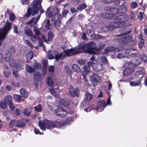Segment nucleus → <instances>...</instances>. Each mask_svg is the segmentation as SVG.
I'll list each match as a JSON object with an SVG mask.
<instances>
[{"label": "nucleus", "mask_w": 147, "mask_h": 147, "mask_svg": "<svg viewBox=\"0 0 147 147\" xmlns=\"http://www.w3.org/2000/svg\"><path fill=\"white\" fill-rule=\"evenodd\" d=\"M24 63H22L21 61H20L19 60H18V62L16 63L15 65V66L16 67L17 69L22 70L24 69L23 66H24Z\"/></svg>", "instance_id": "aec40b11"}, {"label": "nucleus", "mask_w": 147, "mask_h": 147, "mask_svg": "<svg viewBox=\"0 0 147 147\" xmlns=\"http://www.w3.org/2000/svg\"><path fill=\"white\" fill-rule=\"evenodd\" d=\"M54 113L56 115L61 118L66 117L67 114V112L65 109L61 108H58L55 110Z\"/></svg>", "instance_id": "6e6552de"}, {"label": "nucleus", "mask_w": 147, "mask_h": 147, "mask_svg": "<svg viewBox=\"0 0 147 147\" xmlns=\"http://www.w3.org/2000/svg\"><path fill=\"white\" fill-rule=\"evenodd\" d=\"M35 20V18L34 17L32 18L31 19L26 23V24L27 25H29L31 24L34 22Z\"/></svg>", "instance_id": "e2e57ef3"}, {"label": "nucleus", "mask_w": 147, "mask_h": 147, "mask_svg": "<svg viewBox=\"0 0 147 147\" xmlns=\"http://www.w3.org/2000/svg\"><path fill=\"white\" fill-rule=\"evenodd\" d=\"M105 101L104 100H100L98 102L96 107V109L100 111H103L104 108L106 106Z\"/></svg>", "instance_id": "f8f14e48"}, {"label": "nucleus", "mask_w": 147, "mask_h": 147, "mask_svg": "<svg viewBox=\"0 0 147 147\" xmlns=\"http://www.w3.org/2000/svg\"><path fill=\"white\" fill-rule=\"evenodd\" d=\"M141 81L140 79L137 81H132L130 82V85L132 86H138L140 84Z\"/></svg>", "instance_id": "c9c22d12"}, {"label": "nucleus", "mask_w": 147, "mask_h": 147, "mask_svg": "<svg viewBox=\"0 0 147 147\" xmlns=\"http://www.w3.org/2000/svg\"><path fill=\"white\" fill-rule=\"evenodd\" d=\"M71 120V119L70 118H67L65 121H63L62 119H56L54 121L55 127H56L58 128H61L64 126L67 123H69Z\"/></svg>", "instance_id": "423d86ee"}, {"label": "nucleus", "mask_w": 147, "mask_h": 147, "mask_svg": "<svg viewBox=\"0 0 147 147\" xmlns=\"http://www.w3.org/2000/svg\"><path fill=\"white\" fill-rule=\"evenodd\" d=\"M41 1L40 0H36L34 1L32 3V8L29 7L27 9L26 13L24 16L28 18L31 15L34 16L37 14L38 12V6L41 5Z\"/></svg>", "instance_id": "f03ea898"}, {"label": "nucleus", "mask_w": 147, "mask_h": 147, "mask_svg": "<svg viewBox=\"0 0 147 147\" xmlns=\"http://www.w3.org/2000/svg\"><path fill=\"white\" fill-rule=\"evenodd\" d=\"M63 52L67 56L76 55L78 53V51L72 48L69 49H65L63 50Z\"/></svg>", "instance_id": "9b49d317"}, {"label": "nucleus", "mask_w": 147, "mask_h": 147, "mask_svg": "<svg viewBox=\"0 0 147 147\" xmlns=\"http://www.w3.org/2000/svg\"><path fill=\"white\" fill-rule=\"evenodd\" d=\"M138 19L140 20H142L143 19V13L142 12H139L138 15Z\"/></svg>", "instance_id": "6e6d98bb"}, {"label": "nucleus", "mask_w": 147, "mask_h": 147, "mask_svg": "<svg viewBox=\"0 0 147 147\" xmlns=\"http://www.w3.org/2000/svg\"><path fill=\"white\" fill-rule=\"evenodd\" d=\"M25 42L26 44L30 47L31 49H32L33 48V46L29 40H25Z\"/></svg>", "instance_id": "5fc2aeb1"}, {"label": "nucleus", "mask_w": 147, "mask_h": 147, "mask_svg": "<svg viewBox=\"0 0 147 147\" xmlns=\"http://www.w3.org/2000/svg\"><path fill=\"white\" fill-rule=\"evenodd\" d=\"M11 53H8L5 55V59L6 62L9 61L11 57Z\"/></svg>", "instance_id": "49530a36"}, {"label": "nucleus", "mask_w": 147, "mask_h": 147, "mask_svg": "<svg viewBox=\"0 0 147 147\" xmlns=\"http://www.w3.org/2000/svg\"><path fill=\"white\" fill-rule=\"evenodd\" d=\"M87 7L85 3H83L78 5L77 7V10L81 11L85 9Z\"/></svg>", "instance_id": "f704fd0d"}, {"label": "nucleus", "mask_w": 147, "mask_h": 147, "mask_svg": "<svg viewBox=\"0 0 147 147\" xmlns=\"http://www.w3.org/2000/svg\"><path fill=\"white\" fill-rule=\"evenodd\" d=\"M93 69L95 71L99 72L103 69V65L100 63H97L93 67Z\"/></svg>", "instance_id": "dca6fc26"}, {"label": "nucleus", "mask_w": 147, "mask_h": 147, "mask_svg": "<svg viewBox=\"0 0 147 147\" xmlns=\"http://www.w3.org/2000/svg\"><path fill=\"white\" fill-rule=\"evenodd\" d=\"M69 94L72 97H74L76 95L78 96L77 93L79 90L77 88H76L74 89L72 86H70L69 88Z\"/></svg>", "instance_id": "4468645a"}, {"label": "nucleus", "mask_w": 147, "mask_h": 147, "mask_svg": "<svg viewBox=\"0 0 147 147\" xmlns=\"http://www.w3.org/2000/svg\"><path fill=\"white\" fill-rule=\"evenodd\" d=\"M93 96L91 94L88 92H86L85 94L84 101L85 102H88L92 100Z\"/></svg>", "instance_id": "2eb2a0df"}, {"label": "nucleus", "mask_w": 147, "mask_h": 147, "mask_svg": "<svg viewBox=\"0 0 147 147\" xmlns=\"http://www.w3.org/2000/svg\"><path fill=\"white\" fill-rule=\"evenodd\" d=\"M11 23L9 22L5 24L3 27V30L1 29L0 30V33H2L3 35H5V37L8 31L11 29Z\"/></svg>", "instance_id": "9d476101"}, {"label": "nucleus", "mask_w": 147, "mask_h": 147, "mask_svg": "<svg viewBox=\"0 0 147 147\" xmlns=\"http://www.w3.org/2000/svg\"><path fill=\"white\" fill-rule=\"evenodd\" d=\"M33 30L36 36H39L40 34V32L37 27L34 28Z\"/></svg>", "instance_id": "09e8293b"}, {"label": "nucleus", "mask_w": 147, "mask_h": 147, "mask_svg": "<svg viewBox=\"0 0 147 147\" xmlns=\"http://www.w3.org/2000/svg\"><path fill=\"white\" fill-rule=\"evenodd\" d=\"M30 36V39L32 41L34 42L36 41L38 38L35 36L33 35V34H32Z\"/></svg>", "instance_id": "bf43d9fd"}, {"label": "nucleus", "mask_w": 147, "mask_h": 147, "mask_svg": "<svg viewBox=\"0 0 147 147\" xmlns=\"http://www.w3.org/2000/svg\"><path fill=\"white\" fill-rule=\"evenodd\" d=\"M33 57V53L32 51L29 52L26 55V58L27 59V62L29 63L30 60Z\"/></svg>", "instance_id": "5701e85b"}, {"label": "nucleus", "mask_w": 147, "mask_h": 147, "mask_svg": "<svg viewBox=\"0 0 147 147\" xmlns=\"http://www.w3.org/2000/svg\"><path fill=\"white\" fill-rule=\"evenodd\" d=\"M95 65V63L89 61L87 63V67L90 68V66H92L93 68V67H94V65Z\"/></svg>", "instance_id": "052dcab7"}, {"label": "nucleus", "mask_w": 147, "mask_h": 147, "mask_svg": "<svg viewBox=\"0 0 147 147\" xmlns=\"http://www.w3.org/2000/svg\"><path fill=\"white\" fill-rule=\"evenodd\" d=\"M72 69L74 71L76 72H80L81 71V69L79 66L76 64L73 65Z\"/></svg>", "instance_id": "473e14b6"}, {"label": "nucleus", "mask_w": 147, "mask_h": 147, "mask_svg": "<svg viewBox=\"0 0 147 147\" xmlns=\"http://www.w3.org/2000/svg\"><path fill=\"white\" fill-rule=\"evenodd\" d=\"M123 66L125 68L123 71V74L124 76H129L134 73L135 71L136 66L132 62L125 63Z\"/></svg>", "instance_id": "7ed1b4c3"}, {"label": "nucleus", "mask_w": 147, "mask_h": 147, "mask_svg": "<svg viewBox=\"0 0 147 147\" xmlns=\"http://www.w3.org/2000/svg\"><path fill=\"white\" fill-rule=\"evenodd\" d=\"M35 110L37 112H40L42 110V107L40 104H38V105L34 107Z\"/></svg>", "instance_id": "de8ad7c7"}, {"label": "nucleus", "mask_w": 147, "mask_h": 147, "mask_svg": "<svg viewBox=\"0 0 147 147\" xmlns=\"http://www.w3.org/2000/svg\"><path fill=\"white\" fill-rule=\"evenodd\" d=\"M137 3L135 1L131 2L130 4V7L132 9L135 8L137 7Z\"/></svg>", "instance_id": "8fccbe9b"}, {"label": "nucleus", "mask_w": 147, "mask_h": 147, "mask_svg": "<svg viewBox=\"0 0 147 147\" xmlns=\"http://www.w3.org/2000/svg\"><path fill=\"white\" fill-rule=\"evenodd\" d=\"M47 82L49 87H52L53 85V82L50 77L49 76L47 79Z\"/></svg>", "instance_id": "c03bdc74"}, {"label": "nucleus", "mask_w": 147, "mask_h": 147, "mask_svg": "<svg viewBox=\"0 0 147 147\" xmlns=\"http://www.w3.org/2000/svg\"><path fill=\"white\" fill-rule=\"evenodd\" d=\"M61 103L65 106H68L69 105V101L65 99H62L61 101Z\"/></svg>", "instance_id": "a18cd8bd"}, {"label": "nucleus", "mask_w": 147, "mask_h": 147, "mask_svg": "<svg viewBox=\"0 0 147 147\" xmlns=\"http://www.w3.org/2000/svg\"><path fill=\"white\" fill-rule=\"evenodd\" d=\"M13 98L15 101L20 102L21 101L22 97L20 95L14 94L13 95Z\"/></svg>", "instance_id": "a878e982"}, {"label": "nucleus", "mask_w": 147, "mask_h": 147, "mask_svg": "<svg viewBox=\"0 0 147 147\" xmlns=\"http://www.w3.org/2000/svg\"><path fill=\"white\" fill-rule=\"evenodd\" d=\"M20 93L22 96L24 98H27L28 96L27 91L24 89H21L20 91Z\"/></svg>", "instance_id": "c756f323"}, {"label": "nucleus", "mask_w": 147, "mask_h": 147, "mask_svg": "<svg viewBox=\"0 0 147 147\" xmlns=\"http://www.w3.org/2000/svg\"><path fill=\"white\" fill-rule=\"evenodd\" d=\"M11 72L9 70H4L3 74L6 78H9L11 75Z\"/></svg>", "instance_id": "ea45409f"}, {"label": "nucleus", "mask_w": 147, "mask_h": 147, "mask_svg": "<svg viewBox=\"0 0 147 147\" xmlns=\"http://www.w3.org/2000/svg\"><path fill=\"white\" fill-rule=\"evenodd\" d=\"M117 42H119L120 45H125L130 42H133V45H134L136 43L135 40H133L132 36H129L125 37H121L116 39Z\"/></svg>", "instance_id": "20e7f679"}, {"label": "nucleus", "mask_w": 147, "mask_h": 147, "mask_svg": "<svg viewBox=\"0 0 147 147\" xmlns=\"http://www.w3.org/2000/svg\"><path fill=\"white\" fill-rule=\"evenodd\" d=\"M47 128V129H53L55 127L54 122L46 120Z\"/></svg>", "instance_id": "a211bd4d"}, {"label": "nucleus", "mask_w": 147, "mask_h": 147, "mask_svg": "<svg viewBox=\"0 0 147 147\" xmlns=\"http://www.w3.org/2000/svg\"><path fill=\"white\" fill-rule=\"evenodd\" d=\"M119 32L121 33L116 35V36L117 37H119L129 34L131 32V31L130 29H129V31L127 30L125 28L123 27L119 29Z\"/></svg>", "instance_id": "ddd939ff"}, {"label": "nucleus", "mask_w": 147, "mask_h": 147, "mask_svg": "<svg viewBox=\"0 0 147 147\" xmlns=\"http://www.w3.org/2000/svg\"><path fill=\"white\" fill-rule=\"evenodd\" d=\"M34 78L35 81L38 82L40 79L41 74L39 72H36L34 74Z\"/></svg>", "instance_id": "393cba45"}, {"label": "nucleus", "mask_w": 147, "mask_h": 147, "mask_svg": "<svg viewBox=\"0 0 147 147\" xmlns=\"http://www.w3.org/2000/svg\"><path fill=\"white\" fill-rule=\"evenodd\" d=\"M100 16L104 18L109 19L113 18V14L110 13H103L100 14Z\"/></svg>", "instance_id": "f3484780"}, {"label": "nucleus", "mask_w": 147, "mask_h": 147, "mask_svg": "<svg viewBox=\"0 0 147 147\" xmlns=\"http://www.w3.org/2000/svg\"><path fill=\"white\" fill-rule=\"evenodd\" d=\"M9 107L11 110L13 111L15 109V106L12 103V101L9 103H8Z\"/></svg>", "instance_id": "13d9d810"}, {"label": "nucleus", "mask_w": 147, "mask_h": 147, "mask_svg": "<svg viewBox=\"0 0 147 147\" xmlns=\"http://www.w3.org/2000/svg\"><path fill=\"white\" fill-rule=\"evenodd\" d=\"M89 68L86 65H84L83 67V71L82 73V75H87L90 72Z\"/></svg>", "instance_id": "7c9ffc66"}, {"label": "nucleus", "mask_w": 147, "mask_h": 147, "mask_svg": "<svg viewBox=\"0 0 147 147\" xmlns=\"http://www.w3.org/2000/svg\"><path fill=\"white\" fill-rule=\"evenodd\" d=\"M49 90L51 92V94L54 96H57V94L56 93V92L53 88H50L49 89Z\"/></svg>", "instance_id": "680f3d73"}, {"label": "nucleus", "mask_w": 147, "mask_h": 147, "mask_svg": "<svg viewBox=\"0 0 147 147\" xmlns=\"http://www.w3.org/2000/svg\"><path fill=\"white\" fill-rule=\"evenodd\" d=\"M143 72L142 71L140 70L137 71L135 74L136 76L140 79L142 78L144 76Z\"/></svg>", "instance_id": "2f4dec72"}, {"label": "nucleus", "mask_w": 147, "mask_h": 147, "mask_svg": "<svg viewBox=\"0 0 147 147\" xmlns=\"http://www.w3.org/2000/svg\"><path fill=\"white\" fill-rule=\"evenodd\" d=\"M25 69L27 72L30 73H32L35 71V69L33 68L27 64L25 65Z\"/></svg>", "instance_id": "bb28decb"}, {"label": "nucleus", "mask_w": 147, "mask_h": 147, "mask_svg": "<svg viewBox=\"0 0 147 147\" xmlns=\"http://www.w3.org/2000/svg\"><path fill=\"white\" fill-rule=\"evenodd\" d=\"M31 112V108L29 109L26 108L23 110V113L25 116L28 117L30 115Z\"/></svg>", "instance_id": "c85d7f7f"}, {"label": "nucleus", "mask_w": 147, "mask_h": 147, "mask_svg": "<svg viewBox=\"0 0 147 147\" xmlns=\"http://www.w3.org/2000/svg\"><path fill=\"white\" fill-rule=\"evenodd\" d=\"M105 46V45L102 44H99L98 45V48L97 49H96V50H100L104 48Z\"/></svg>", "instance_id": "774afa93"}, {"label": "nucleus", "mask_w": 147, "mask_h": 147, "mask_svg": "<svg viewBox=\"0 0 147 147\" xmlns=\"http://www.w3.org/2000/svg\"><path fill=\"white\" fill-rule=\"evenodd\" d=\"M125 0H115L114 3L115 5L118 6H122L125 3Z\"/></svg>", "instance_id": "cd10ccee"}, {"label": "nucleus", "mask_w": 147, "mask_h": 147, "mask_svg": "<svg viewBox=\"0 0 147 147\" xmlns=\"http://www.w3.org/2000/svg\"><path fill=\"white\" fill-rule=\"evenodd\" d=\"M116 48L114 47H107L105 49V51L107 52H111L115 50Z\"/></svg>", "instance_id": "79ce46f5"}, {"label": "nucleus", "mask_w": 147, "mask_h": 147, "mask_svg": "<svg viewBox=\"0 0 147 147\" xmlns=\"http://www.w3.org/2000/svg\"><path fill=\"white\" fill-rule=\"evenodd\" d=\"M39 125L40 129L43 130H45L47 128L46 120L44 121L43 122L41 121H39L38 123Z\"/></svg>", "instance_id": "4be33fe9"}, {"label": "nucleus", "mask_w": 147, "mask_h": 147, "mask_svg": "<svg viewBox=\"0 0 147 147\" xmlns=\"http://www.w3.org/2000/svg\"><path fill=\"white\" fill-rule=\"evenodd\" d=\"M64 68L66 73L68 75H70L71 73V71L70 68L67 65H65Z\"/></svg>", "instance_id": "37998d69"}, {"label": "nucleus", "mask_w": 147, "mask_h": 147, "mask_svg": "<svg viewBox=\"0 0 147 147\" xmlns=\"http://www.w3.org/2000/svg\"><path fill=\"white\" fill-rule=\"evenodd\" d=\"M15 125L17 127L22 128L25 126L26 123L22 120H17L16 121Z\"/></svg>", "instance_id": "6ab92c4d"}, {"label": "nucleus", "mask_w": 147, "mask_h": 147, "mask_svg": "<svg viewBox=\"0 0 147 147\" xmlns=\"http://www.w3.org/2000/svg\"><path fill=\"white\" fill-rule=\"evenodd\" d=\"M104 10L107 12H110L111 13H113L115 10H116V9L113 7L108 6L105 7Z\"/></svg>", "instance_id": "b1692460"}, {"label": "nucleus", "mask_w": 147, "mask_h": 147, "mask_svg": "<svg viewBox=\"0 0 147 147\" xmlns=\"http://www.w3.org/2000/svg\"><path fill=\"white\" fill-rule=\"evenodd\" d=\"M68 13V10H63L62 12V14L63 16L64 17H66Z\"/></svg>", "instance_id": "0e129e2a"}, {"label": "nucleus", "mask_w": 147, "mask_h": 147, "mask_svg": "<svg viewBox=\"0 0 147 147\" xmlns=\"http://www.w3.org/2000/svg\"><path fill=\"white\" fill-rule=\"evenodd\" d=\"M130 16L131 19L134 20L136 19V15L134 12L132 11H131L130 12Z\"/></svg>", "instance_id": "864d4df0"}, {"label": "nucleus", "mask_w": 147, "mask_h": 147, "mask_svg": "<svg viewBox=\"0 0 147 147\" xmlns=\"http://www.w3.org/2000/svg\"><path fill=\"white\" fill-rule=\"evenodd\" d=\"M86 49L85 50L86 53L90 54H96L95 50L96 49V44L93 42H89L86 45Z\"/></svg>", "instance_id": "39448f33"}, {"label": "nucleus", "mask_w": 147, "mask_h": 147, "mask_svg": "<svg viewBox=\"0 0 147 147\" xmlns=\"http://www.w3.org/2000/svg\"><path fill=\"white\" fill-rule=\"evenodd\" d=\"M54 35L51 31H50L48 34L47 41H51L54 38Z\"/></svg>", "instance_id": "72a5a7b5"}, {"label": "nucleus", "mask_w": 147, "mask_h": 147, "mask_svg": "<svg viewBox=\"0 0 147 147\" xmlns=\"http://www.w3.org/2000/svg\"><path fill=\"white\" fill-rule=\"evenodd\" d=\"M53 53L55 55V58L57 61H58L59 60L61 59V58L63 55V54L62 53H59L58 51H55L53 52Z\"/></svg>", "instance_id": "412c9836"}, {"label": "nucleus", "mask_w": 147, "mask_h": 147, "mask_svg": "<svg viewBox=\"0 0 147 147\" xmlns=\"http://www.w3.org/2000/svg\"><path fill=\"white\" fill-rule=\"evenodd\" d=\"M16 120L14 119H12L10 122L9 124V126L10 127H12L13 126L14 124L16 123Z\"/></svg>", "instance_id": "4d7b16f0"}, {"label": "nucleus", "mask_w": 147, "mask_h": 147, "mask_svg": "<svg viewBox=\"0 0 147 147\" xmlns=\"http://www.w3.org/2000/svg\"><path fill=\"white\" fill-rule=\"evenodd\" d=\"M24 31L25 33L28 36H30L33 34L30 28H25L24 29Z\"/></svg>", "instance_id": "58836bf2"}, {"label": "nucleus", "mask_w": 147, "mask_h": 147, "mask_svg": "<svg viewBox=\"0 0 147 147\" xmlns=\"http://www.w3.org/2000/svg\"><path fill=\"white\" fill-rule=\"evenodd\" d=\"M4 99L6 103H7L8 104L12 101V97L10 95H7L5 96Z\"/></svg>", "instance_id": "4c0bfd02"}, {"label": "nucleus", "mask_w": 147, "mask_h": 147, "mask_svg": "<svg viewBox=\"0 0 147 147\" xmlns=\"http://www.w3.org/2000/svg\"><path fill=\"white\" fill-rule=\"evenodd\" d=\"M61 17V15L57 13L53 15L52 20L54 22V25L55 27H59L61 26V22L60 19Z\"/></svg>", "instance_id": "0eeeda50"}, {"label": "nucleus", "mask_w": 147, "mask_h": 147, "mask_svg": "<svg viewBox=\"0 0 147 147\" xmlns=\"http://www.w3.org/2000/svg\"><path fill=\"white\" fill-rule=\"evenodd\" d=\"M138 45L140 49H142L143 46L144 45V40H142V41H140Z\"/></svg>", "instance_id": "3c124183"}, {"label": "nucleus", "mask_w": 147, "mask_h": 147, "mask_svg": "<svg viewBox=\"0 0 147 147\" xmlns=\"http://www.w3.org/2000/svg\"><path fill=\"white\" fill-rule=\"evenodd\" d=\"M9 50L10 52H11L13 53H15V49L14 46H10L9 48Z\"/></svg>", "instance_id": "69168bd1"}, {"label": "nucleus", "mask_w": 147, "mask_h": 147, "mask_svg": "<svg viewBox=\"0 0 147 147\" xmlns=\"http://www.w3.org/2000/svg\"><path fill=\"white\" fill-rule=\"evenodd\" d=\"M90 80L92 85L94 86H96L99 82L101 81L100 77L95 73H93L90 76Z\"/></svg>", "instance_id": "1a4fd4ad"}, {"label": "nucleus", "mask_w": 147, "mask_h": 147, "mask_svg": "<svg viewBox=\"0 0 147 147\" xmlns=\"http://www.w3.org/2000/svg\"><path fill=\"white\" fill-rule=\"evenodd\" d=\"M49 8L47 9V10L45 11L46 14L47 15L48 17L49 18H52V16L53 15V13L51 11H48Z\"/></svg>", "instance_id": "603ef678"}, {"label": "nucleus", "mask_w": 147, "mask_h": 147, "mask_svg": "<svg viewBox=\"0 0 147 147\" xmlns=\"http://www.w3.org/2000/svg\"><path fill=\"white\" fill-rule=\"evenodd\" d=\"M129 20V16L125 14H123L117 16L115 22H111L109 25L113 27L119 28L125 25Z\"/></svg>", "instance_id": "f257e3e1"}, {"label": "nucleus", "mask_w": 147, "mask_h": 147, "mask_svg": "<svg viewBox=\"0 0 147 147\" xmlns=\"http://www.w3.org/2000/svg\"><path fill=\"white\" fill-rule=\"evenodd\" d=\"M127 10L126 7H121L118 11L119 13H125L127 12Z\"/></svg>", "instance_id": "a19ab883"}, {"label": "nucleus", "mask_w": 147, "mask_h": 147, "mask_svg": "<svg viewBox=\"0 0 147 147\" xmlns=\"http://www.w3.org/2000/svg\"><path fill=\"white\" fill-rule=\"evenodd\" d=\"M51 52L49 51L47 55L48 58L49 59H52L54 58V56L51 53Z\"/></svg>", "instance_id": "338daca9"}, {"label": "nucleus", "mask_w": 147, "mask_h": 147, "mask_svg": "<svg viewBox=\"0 0 147 147\" xmlns=\"http://www.w3.org/2000/svg\"><path fill=\"white\" fill-rule=\"evenodd\" d=\"M0 108L5 109L7 108V103L5 101H0Z\"/></svg>", "instance_id": "e433bc0d"}]
</instances>
